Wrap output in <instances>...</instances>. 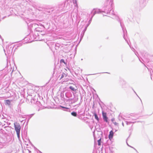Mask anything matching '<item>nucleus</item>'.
Masks as SVG:
<instances>
[{"mask_svg": "<svg viewBox=\"0 0 153 153\" xmlns=\"http://www.w3.org/2000/svg\"><path fill=\"white\" fill-rule=\"evenodd\" d=\"M14 125L15 130L17 133V137L18 138H19L20 137V131L21 129L20 125L19 123L16 122L14 123Z\"/></svg>", "mask_w": 153, "mask_h": 153, "instance_id": "obj_1", "label": "nucleus"}, {"mask_svg": "<svg viewBox=\"0 0 153 153\" xmlns=\"http://www.w3.org/2000/svg\"><path fill=\"white\" fill-rule=\"evenodd\" d=\"M102 115L103 119L104 121L106 122H108V118L107 117L106 113L104 112L103 111L102 112Z\"/></svg>", "mask_w": 153, "mask_h": 153, "instance_id": "obj_2", "label": "nucleus"}, {"mask_svg": "<svg viewBox=\"0 0 153 153\" xmlns=\"http://www.w3.org/2000/svg\"><path fill=\"white\" fill-rule=\"evenodd\" d=\"M114 133L112 131H111L109 132V134L108 135V138L110 139H111L113 137Z\"/></svg>", "mask_w": 153, "mask_h": 153, "instance_id": "obj_3", "label": "nucleus"}, {"mask_svg": "<svg viewBox=\"0 0 153 153\" xmlns=\"http://www.w3.org/2000/svg\"><path fill=\"white\" fill-rule=\"evenodd\" d=\"M95 13H100L104 12V11L102 10H101L97 9H95Z\"/></svg>", "mask_w": 153, "mask_h": 153, "instance_id": "obj_4", "label": "nucleus"}, {"mask_svg": "<svg viewBox=\"0 0 153 153\" xmlns=\"http://www.w3.org/2000/svg\"><path fill=\"white\" fill-rule=\"evenodd\" d=\"M12 101L10 100H7L5 101V105H10L11 104V102Z\"/></svg>", "mask_w": 153, "mask_h": 153, "instance_id": "obj_5", "label": "nucleus"}, {"mask_svg": "<svg viewBox=\"0 0 153 153\" xmlns=\"http://www.w3.org/2000/svg\"><path fill=\"white\" fill-rule=\"evenodd\" d=\"M95 9H94L91 11V13L92 14V15L91 17V18H92V17L94 16L95 15V14L96 13H95Z\"/></svg>", "mask_w": 153, "mask_h": 153, "instance_id": "obj_6", "label": "nucleus"}, {"mask_svg": "<svg viewBox=\"0 0 153 153\" xmlns=\"http://www.w3.org/2000/svg\"><path fill=\"white\" fill-rule=\"evenodd\" d=\"M94 115L95 119L97 121H98L99 120V118H98V117L97 114L96 113H94Z\"/></svg>", "mask_w": 153, "mask_h": 153, "instance_id": "obj_7", "label": "nucleus"}, {"mask_svg": "<svg viewBox=\"0 0 153 153\" xmlns=\"http://www.w3.org/2000/svg\"><path fill=\"white\" fill-rule=\"evenodd\" d=\"M71 114L74 117H76L77 116V113L76 112H72L71 113Z\"/></svg>", "mask_w": 153, "mask_h": 153, "instance_id": "obj_8", "label": "nucleus"}, {"mask_svg": "<svg viewBox=\"0 0 153 153\" xmlns=\"http://www.w3.org/2000/svg\"><path fill=\"white\" fill-rule=\"evenodd\" d=\"M65 75V74L64 73H62V74L60 78V79H61L64 77V76Z\"/></svg>", "mask_w": 153, "mask_h": 153, "instance_id": "obj_9", "label": "nucleus"}, {"mask_svg": "<svg viewBox=\"0 0 153 153\" xmlns=\"http://www.w3.org/2000/svg\"><path fill=\"white\" fill-rule=\"evenodd\" d=\"M71 89L72 91H74L75 90V89L72 86H70L69 87Z\"/></svg>", "mask_w": 153, "mask_h": 153, "instance_id": "obj_10", "label": "nucleus"}, {"mask_svg": "<svg viewBox=\"0 0 153 153\" xmlns=\"http://www.w3.org/2000/svg\"><path fill=\"white\" fill-rule=\"evenodd\" d=\"M101 139H100V140H98V145L99 146H100L101 145Z\"/></svg>", "mask_w": 153, "mask_h": 153, "instance_id": "obj_11", "label": "nucleus"}, {"mask_svg": "<svg viewBox=\"0 0 153 153\" xmlns=\"http://www.w3.org/2000/svg\"><path fill=\"white\" fill-rule=\"evenodd\" d=\"M60 107H61L63 108H65V109H69V108L65 107L62 106H60Z\"/></svg>", "mask_w": 153, "mask_h": 153, "instance_id": "obj_12", "label": "nucleus"}, {"mask_svg": "<svg viewBox=\"0 0 153 153\" xmlns=\"http://www.w3.org/2000/svg\"><path fill=\"white\" fill-rule=\"evenodd\" d=\"M126 123L127 125H128L130 124V123H131L132 122H128V121H126Z\"/></svg>", "mask_w": 153, "mask_h": 153, "instance_id": "obj_13", "label": "nucleus"}, {"mask_svg": "<svg viewBox=\"0 0 153 153\" xmlns=\"http://www.w3.org/2000/svg\"><path fill=\"white\" fill-rule=\"evenodd\" d=\"M113 123L114 124V125L116 126H117L118 125V123L116 122H113Z\"/></svg>", "mask_w": 153, "mask_h": 153, "instance_id": "obj_14", "label": "nucleus"}, {"mask_svg": "<svg viewBox=\"0 0 153 153\" xmlns=\"http://www.w3.org/2000/svg\"><path fill=\"white\" fill-rule=\"evenodd\" d=\"M60 62H62L64 63L65 64V63L64 60L63 59H61V60H60Z\"/></svg>", "mask_w": 153, "mask_h": 153, "instance_id": "obj_15", "label": "nucleus"}, {"mask_svg": "<svg viewBox=\"0 0 153 153\" xmlns=\"http://www.w3.org/2000/svg\"><path fill=\"white\" fill-rule=\"evenodd\" d=\"M114 120H115V119L114 118H112L111 119V120L112 122L113 123V122H114Z\"/></svg>", "mask_w": 153, "mask_h": 153, "instance_id": "obj_16", "label": "nucleus"}, {"mask_svg": "<svg viewBox=\"0 0 153 153\" xmlns=\"http://www.w3.org/2000/svg\"><path fill=\"white\" fill-rule=\"evenodd\" d=\"M92 19V18H91L90 20L89 21V23L90 24L91 23V21Z\"/></svg>", "mask_w": 153, "mask_h": 153, "instance_id": "obj_17", "label": "nucleus"}, {"mask_svg": "<svg viewBox=\"0 0 153 153\" xmlns=\"http://www.w3.org/2000/svg\"><path fill=\"white\" fill-rule=\"evenodd\" d=\"M127 145H128V146H129L130 147H131V148H133V149H134V150H135L137 151V150H136V149L135 148H133V147H131V146H129V145H128V144H127Z\"/></svg>", "mask_w": 153, "mask_h": 153, "instance_id": "obj_18", "label": "nucleus"}, {"mask_svg": "<svg viewBox=\"0 0 153 153\" xmlns=\"http://www.w3.org/2000/svg\"><path fill=\"white\" fill-rule=\"evenodd\" d=\"M75 3L76 4V5H77L76 4V0H75L74 2V3Z\"/></svg>", "mask_w": 153, "mask_h": 153, "instance_id": "obj_19", "label": "nucleus"}, {"mask_svg": "<svg viewBox=\"0 0 153 153\" xmlns=\"http://www.w3.org/2000/svg\"><path fill=\"white\" fill-rule=\"evenodd\" d=\"M122 125H123V126H124V123H123V122H122Z\"/></svg>", "mask_w": 153, "mask_h": 153, "instance_id": "obj_20", "label": "nucleus"}, {"mask_svg": "<svg viewBox=\"0 0 153 153\" xmlns=\"http://www.w3.org/2000/svg\"><path fill=\"white\" fill-rule=\"evenodd\" d=\"M87 26L85 27V31L86 30V29H87Z\"/></svg>", "mask_w": 153, "mask_h": 153, "instance_id": "obj_21", "label": "nucleus"}, {"mask_svg": "<svg viewBox=\"0 0 153 153\" xmlns=\"http://www.w3.org/2000/svg\"><path fill=\"white\" fill-rule=\"evenodd\" d=\"M89 24H90L89 23L88 25H87V27H88L89 25Z\"/></svg>", "mask_w": 153, "mask_h": 153, "instance_id": "obj_22", "label": "nucleus"}, {"mask_svg": "<svg viewBox=\"0 0 153 153\" xmlns=\"http://www.w3.org/2000/svg\"><path fill=\"white\" fill-rule=\"evenodd\" d=\"M64 110V111H67L66 110V109H64V110Z\"/></svg>", "mask_w": 153, "mask_h": 153, "instance_id": "obj_23", "label": "nucleus"}, {"mask_svg": "<svg viewBox=\"0 0 153 153\" xmlns=\"http://www.w3.org/2000/svg\"><path fill=\"white\" fill-rule=\"evenodd\" d=\"M22 117L23 118H24V117Z\"/></svg>", "mask_w": 153, "mask_h": 153, "instance_id": "obj_24", "label": "nucleus"}, {"mask_svg": "<svg viewBox=\"0 0 153 153\" xmlns=\"http://www.w3.org/2000/svg\"><path fill=\"white\" fill-rule=\"evenodd\" d=\"M39 152H40V153H41V151H39Z\"/></svg>", "mask_w": 153, "mask_h": 153, "instance_id": "obj_25", "label": "nucleus"}]
</instances>
